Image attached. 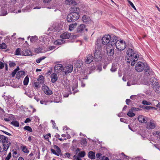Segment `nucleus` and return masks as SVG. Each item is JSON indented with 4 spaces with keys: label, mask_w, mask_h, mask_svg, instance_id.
I'll return each mask as SVG.
<instances>
[{
    "label": "nucleus",
    "mask_w": 160,
    "mask_h": 160,
    "mask_svg": "<svg viewBox=\"0 0 160 160\" xmlns=\"http://www.w3.org/2000/svg\"><path fill=\"white\" fill-rule=\"evenodd\" d=\"M79 8L75 6L71 8V23L74 22L79 19Z\"/></svg>",
    "instance_id": "nucleus-1"
},
{
    "label": "nucleus",
    "mask_w": 160,
    "mask_h": 160,
    "mask_svg": "<svg viewBox=\"0 0 160 160\" xmlns=\"http://www.w3.org/2000/svg\"><path fill=\"white\" fill-rule=\"evenodd\" d=\"M66 69L65 68H63L62 65L60 64H58L56 65L54 68V71L55 72L57 73H59L61 72L62 71V72H64L65 74H66L67 73H70V67L68 66Z\"/></svg>",
    "instance_id": "nucleus-2"
},
{
    "label": "nucleus",
    "mask_w": 160,
    "mask_h": 160,
    "mask_svg": "<svg viewBox=\"0 0 160 160\" xmlns=\"http://www.w3.org/2000/svg\"><path fill=\"white\" fill-rule=\"evenodd\" d=\"M138 55L137 54H133V55L132 56L130 55V57L126 56V58L127 59V62L128 63H131V65L132 66H134L135 63L136 62L138 59Z\"/></svg>",
    "instance_id": "nucleus-3"
},
{
    "label": "nucleus",
    "mask_w": 160,
    "mask_h": 160,
    "mask_svg": "<svg viewBox=\"0 0 160 160\" xmlns=\"http://www.w3.org/2000/svg\"><path fill=\"white\" fill-rule=\"evenodd\" d=\"M144 78H146V77L150 78L154 75V72L149 67L148 65H146L144 69Z\"/></svg>",
    "instance_id": "nucleus-4"
},
{
    "label": "nucleus",
    "mask_w": 160,
    "mask_h": 160,
    "mask_svg": "<svg viewBox=\"0 0 160 160\" xmlns=\"http://www.w3.org/2000/svg\"><path fill=\"white\" fill-rule=\"evenodd\" d=\"M117 49L119 51L124 50L126 47V44L125 42L122 40H120L117 42V43L115 45Z\"/></svg>",
    "instance_id": "nucleus-5"
},
{
    "label": "nucleus",
    "mask_w": 160,
    "mask_h": 160,
    "mask_svg": "<svg viewBox=\"0 0 160 160\" xmlns=\"http://www.w3.org/2000/svg\"><path fill=\"white\" fill-rule=\"evenodd\" d=\"M94 60L97 62L100 61L102 58V55L100 50L96 49L94 53V57L93 58Z\"/></svg>",
    "instance_id": "nucleus-6"
},
{
    "label": "nucleus",
    "mask_w": 160,
    "mask_h": 160,
    "mask_svg": "<svg viewBox=\"0 0 160 160\" xmlns=\"http://www.w3.org/2000/svg\"><path fill=\"white\" fill-rule=\"evenodd\" d=\"M146 65H148L147 64L145 65L142 62H139L136 65L135 69L138 72H140L144 70V68H145V67Z\"/></svg>",
    "instance_id": "nucleus-7"
},
{
    "label": "nucleus",
    "mask_w": 160,
    "mask_h": 160,
    "mask_svg": "<svg viewBox=\"0 0 160 160\" xmlns=\"http://www.w3.org/2000/svg\"><path fill=\"white\" fill-rule=\"evenodd\" d=\"M110 36L109 35H105L102 38V44L104 45L108 44V47H109V44L110 42Z\"/></svg>",
    "instance_id": "nucleus-8"
},
{
    "label": "nucleus",
    "mask_w": 160,
    "mask_h": 160,
    "mask_svg": "<svg viewBox=\"0 0 160 160\" xmlns=\"http://www.w3.org/2000/svg\"><path fill=\"white\" fill-rule=\"evenodd\" d=\"M53 147L55 149L57 152L60 154L61 155H62V154H60V153L61 152V150L60 148L56 145H59L60 144V143H57V142H58V141L57 139H56L55 140V138H54L53 139Z\"/></svg>",
    "instance_id": "nucleus-9"
},
{
    "label": "nucleus",
    "mask_w": 160,
    "mask_h": 160,
    "mask_svg": "<svg viewBox=\"0 0 160 160\" xmlns=\"http://www.w3.org/2000/svg\"><path fill=\"white\" fill-rule=\"evenodd\" d=\"M72 83L73 85L72 86V93L74 95L76 93L78 92V90L77 89L78 87L77 80L76 79H74L72 81Z\"/></svg>",
    "instance_id": "nucleus-10"
},
{
    "label": "nucleus",
    "mask_w": 160,
    "mask_h": 160,
    "mask_svg": "<svg viewBox=\"0 0 160 160\" xmlns=\"http://www.w3.org/2000/svg\"><path fill=\"white\" fill-rule=\"evenodd\" d=\"M42 89L45 94L48 95H51L52 94V91L49 88V87L43 84L42 86Z\"/></svg>",
    "instance_id": "nucleus-11"
},
{
    "label": "nucleus",
    "mask_w": 160,
    "mask_h": 160,
    "mask_svg": "<svg viewBox=\"0 0 160 160\" xmlns=\"http://www.w3.org/2000/svg\"><path fill=\"white\" fill-rule=\"evenodd\" d=\"M113 46L109 45V47L107 48V54L109 56H112L114 53Z\"/></svg>",
    "instance_id": "nucleus-12"
},
{
    "label": "nucleus",
    "mask_w": 160,
    "mask_h": 160,
    "mask_svg": "<svg viewBox=\"0 0 160 160\" xmlns=\"http://www.w3.org/2000/svg\"><path fill=\"white\" fill-rule=\"evenodd\" d=\"M117 39L118 38L116 36H113L112 37H110V42L109 45L111 46H115L117 43V42L120 41L117 40Z\"/></svg>",
    "instance_id": "nucleus-13"
},
{
    "label": "nucleus",
    "mask_w": 160,
    "mask_h": 160,
    "mask_svg": "<svg viewBox=\"0 0 160 160\" xmlns=\"http://www.w3.org/2000/svg\"><path fill=\"white\" fill-rule=\"evenodd\" d=\"M154 75L151 77H150L149 79L150 84L153 86L155 84L158 83V80L154 77Z\"/></svg>",
    "instance_id": "nucleus-14"
},
{
    "label": "nucleus",
    "mask_w": 160,
    "mask_h": 160,
    "mask_svg": "<svg viewBox=\"0 0 160 160\" xmlns=\"http://www.w3.org/2000/svg\"><path fill=\"white\" fill-rule=\"evenodd\" d=\"M87 31L86 26L83 24H81L77 28V31L78 32H82L85 31L87 32Z\"/></svg>",
    "instance_id": "nucleus-15"
},
{
    "label": "nucleus",
    "mask_w": 160,
    "mask_h": 160,
    "mask_svg": "<svg viewBox=\"0 0 160 160\" xmlns=\"http://www.w3.org/2000/svg\"><path fill=\"white\" fill-rule=\"evenodd\" d=\"M82 21L85 23L89 24L91 22L90 17L86 15H84L82 17Z\"/></svg>",
    "instance_id": "nucleus-16"
},
{
    "label": "nucleus",
    "mask_w": 160,
    "mask_h": 160,
    "mask_svg": "<svg viewBox=\"0 0 160 160\" xmlns=\"http://www.w3.org/2000/svg\"><path fill=\"white\" fill-rule=\"evenodd\" d=\"M67 89H66L65 91L62 93V95L64 97H68L70 94V87L69 85L67 86L66 85Z\"/></svg>",
    "instance_id": "nucleus-17"
},
{
    "label": "nucleus",
    "mask_w": 160,
    "mask_h": 160,
    "mask_svg": "<svg viewBox=\"0 0 160 160\" xmlns=\"http://www.w3.org/2000/svg\"><path fill=\"white\" fill-rule=\"evenodd\" d=\"M153 120H151L150 122H148L147 124V128L148 129H152L156 127L155 124L153 122Z\"/></svg>",
    "instance_id": "nucleus-18"
},
{
    "label": "nucleus",
    "mask_w": 160,
    "mask_h": 160,
    "mask_svg": "<svg viewBox=\"0 0 160 160\" xmlns=\"http://www.w3.org/2000/svg\"><path fill=\"white\" fill-rule=\"evenodd\" d=\"M94 59L93 57L92 54H88L85 59V62L87 64H89L92 62Z\"/></svg>",
    "instance_id": "nucleus-19"
},
{
    "label": "nucleus",
    "mask_w": 160,
    "mask_h": 160,
    "mask_svg": "<svg viewBox=\"0 0 160 160\" xmlns=\"http://www.w3.org/2000/svg\"><path fill=\"white\" fill-rule=\"evenodd\" d=\"M147 118L143 115H139L138 118L139 121L141 123H146L147 121Z\"/></svg>",
    "instance_id": "nucleus-20"
},
{
    "label": "nucleus",
    "mask_w": 160,
    "mask_h": 160,
    "mask_svg": "<svg viewBox=\"0 0 160 160\" xmlns=\"http://www.w3.org/2000/svg\"><path fill=\"white\" fill-rule=\"evenodd\" d=\"M0 142H2L3 145L5 144L6 143H8V138L7 137L4 136L3 135H0Z\"/></svg>",
    "instance_id": "nucleus-21"
},
{
    "label": "nucleus",
    "mask_w": 160,
    "mask_h": 160,
    "mask_svg": "<svg viewBox=\"0 0 160 160\" xmlns=\"http://www.w3.org/2000/svg\"><path fill=\"white\" fill-rule=\"evenodd\" d=\"M21 52L22 55L23 56L32 55V52L31 51L28 49L23 50Z\"/></svg>",
    "instance_id": "nucleus-22"
},
{
    "label": "nucleus",
    "mask_w": 160,
    "mask_h": 160,
    "mask_svg": "<svg viewBox=\"0 0 160 160\" xmlns=\"http://www.w3.org/2000/svg\"><path fill=\"white\" fill-rule=\"evenodd\" d=\"M25 74V71L23 70H21L18 72L16 74V78L18 80L22 77V76Z\"/></svg>",
    "instance_id": "nucleus-23"
},
{
    "label": "nucleus",
    "mask_w": 160,
    "mask_h": 160,
    "mask_svg": "<svg viewBox=\"0 0 160 160\" xmlns=\"http://www.w3.org/2000/svg\"><path fill=\"white\" fill-rule=\"evenodd\" d=\"M73 64H74V66L77 68H80L82 65L81 61L78 60L73 61Z\"/></svg>",
    "instance_id": "nucleus-24"
},
{
    "label": "nucleus",
    "mask_w": 160,
    "mask_h": 160,
    "mask_svg": "<svg viewBox=\"0 0 160 160\" xmlns=\"http://www.w3.org/2000/svg\"><path fill=\"white\" fill-rule=\"evenodd\" d=\"M51 82L52 83H54L58 79V76L56 73H53L51 76Z\"/></svg>",
    "instance_id": "nucleus-25"
},
{
    "label": "nucleus",
    "mask_w": 160,
    "mask_h": 160,
    "mask_svg": "<svg viewBox=\"0 0 160 160\" xmlns=\"http://www.w3.org/2000/svg\"><path fill=\"white\" fill-rule=\"evenodd\" d=\"M70 36L69 33L68 32H65L60 36V37L63 39H68L70 37Z\"/></svg>",
    "instance_id": "nucleus-26"
},
{
    "label": "nucleus",
    "mask_w": 160,
    "mask_h": 160,
    "mask_svg": "<svg viewBox=\"0 0 160 160\" xmlns=\"http://www.w3.org/2000/svg\"><path fill=\"white\" fill-rule=\"evenodd\" d=\"M149 79V78L146 77V78L144 79V76L143 77V79L142 80L141 82L142 84L144 85H150Z\"/></svg>",
    "instance_id": "nucleus-27"
},
{
    "label": "nucleus",
    "mask_w": 160,
    "mask_h": 160,
    "mask_svg": "<svg viewBox=\"0 0 160 160\" xmlns=\"http://www.w3.org/2000/svg\"><path fill=\"white\" fill-rule=\"evenodd\" d=\"M37 80L38 81L39 83L42 85L44 83V82L43 76L42 75H40L39 76Z\"/></svg>",
    "instance_id": "nucleus-28"
},
{
    "label": "nucleus",
    "mask_w": 160,
    "mask_h": 160,
    "mask_svg": "<svg viewBox=\"0 0 160 160\" xmlns=\"http://www.w3.org/2000/svg\"><path fill=\"white\" fill-rule=\"evenodd\" d=\"M153 88L156 92L158 93H160V86L158 83L154 85L153 86Z\"/></svg>",
    "instance_id": "nucleus-29"
},
{
    "label": "nucleus",
    "mask_w": 160,
    "mask_h": 160,
    "mask_svg": "<svg viewBox=\"0 0 160 160\" xmlns=\"http://www.w3.org/2000/svg\"><path fill=\"white\" fill-rule=\"evenodd\" d=\"M88 158L92 159H94L95 158V153L92 151L89 152L88 153Z\"/></svg>",
    "instance_id": "nucleus-30"
},
{
    "label": "nucleus",
    "mask_w": 160,
    "mask_h": 160,
    "mask_svg": "<svg viewBox=\"0 0 160 160\" xmlns=\"http://www.w3.org/2000/svg\"><path fill=\"white\" fill-rule=\"evenodd\" d=\"M127 56H126L130 57V55L131 54L132 56L133 55V54H137L135 52H134L133 50L132 49L129 48L127 52Z\"/></svg>",
    "instance_id": "nucleus-31"
},
{
    "label": "nucleus",
    "mask_w": 160,
    "mask_h": 160,
    "mask_svg": "<svg viewBox=\"0 0 160 160\" xmlns=\"http://www.w3.org/2000/svg\"><path fill=\"white\" fill-rule=\"evenodd\" d=\"M77 148V146L75 145V146H72V150L73 151H74V153L75 154L77 155L80 152V149L79 148H77L76 149V148Z\"/></svg>",
    "instance_id": "nucleus-32"
},
{
    "label": "nucleus",
    "mask_w": 160,
    "mask_h": 160,
    "mask_svg": "<svg viewBox=\"0 0 160 160\" xmlns=\"http://www.w3.org/2000/svg\"><path fill=\"white\" fill-rule=\"evenodd\" d=\"M63 40L61 39L56 40L54 42V44L56 45H59L63 43Z\"/></svg>",
    "instance_id": "nucleus-33"
},
{
    "label": "nucleus",
    "mask_w": 160,
    "mask_h": 160,
    "mask_svg": "<svg viewBox=\"0 0 160 160\" xmlns=\"http://www.w3.org/2000/svg\"><path fill=\"white\" fill-rule=\"evenodd\" d=\"M21 148L23 152L26 153H28L29 152V151L28 150L26 146H22L21 147Z\"/></svg>",
    "instance_id": "nucleus-34"
},
{
    "label": "nucleus",
    "mask_w": 160,
    "mask_h": 160,
    "mask_svg": "<svg viewBox=\"0 0 160 160\" xmlns=\"http://www.w3.org/2000/svg\"><path fill=\"white\" fill-rule=\"evenodd\" d=\"M10 124L16 127H18L19 126V124L17 121H12Z\"/></svg>",
    "instance_id": "nucleus-35"
},
{
    "label": "nucleus",
    "mask_w": 160,
    "mask_h": 160,
    "mask_svg": "<svg viewBox=\"0 0 160 160\" xmlns=\"http://www.w3.org/2000/svg\"><path fill=\"white\" fill-rule=\"evenodd\" d=\"M29 81V78L28 77V75H27L24 79L23 82V84L24 85H27L28 84Z\"/></svg>",
    "instance_id": "nucleus-36"
},
{
    "label": "nucleus",
    "mask_w": 160,
    "mask_h": 160,
    "mask_svg": "<svg viewBox=\"0 0 160 160\" xmlns=\"http://www.w3.org/2000/svg\"><path fill=\"white\" fill-rule=\"evenodd\" d=\"M8 14V12L6 9H2L1 10V14L0 16H5Z\"/></svg>",
    "instance_id": "nucleus-37"
},
{
    "label": "nucleus",
    "mask_w": 160,
    "mask_h": 160,
    "mask_svg": "<svg viewBox=\"0 0 160 160\" xmlns=\"http://www.w3.org/2000/svg\"><path fill=\"white\" fill-rule=\"evenodd\" d=\"M23 129L27 131L30 132H32V128L28 126H26L24 127L23 128Z\"/></svg>",
    "instance_id": "nucleus-38"
},
{
    "label": "nucleus",
    "mask_w": 160,
    "mask_h": 160,
    "mask_svg": "<svg viewBox=\"0 0 160 160\" xmlns=\"http://www.w3.org/2000/svg\"><path fill=\"white\" fill-rule=\"evenodd\" d=\"M38 39V37L37 36H34L31 37L30 41L31 42H33L36 41Z\"/></svg>",
    "instance_id": "nucleus-39"
},
{
    "label": "nucleus",
    "mask_w": 160,
    "mask_h": 160,
    "mask_svg": "<svg viewBox=\"0 0 160 160\" xmlns=\"http://www.w3.org/2000/svg\"><path fill=\"white\" fill-rule=\"evenodd\" d=\"M143 108V109H147V110H153V109H156V108L153 107L151 106H142Z\"/></svg>",
    "instance_id": "nucleus-40"
},
{
    "label": "nucleus",
    "mask_w": 160,
    "mask_h": 160,
    "mask_svg": "<svg viewBox=\"0 0 160 160\" xmlns=\"http://www.w3.org/2000/svg\"><path fill=\"white\" fill-rule=\"evenodd\" d=\"M132 110L130 109L127 113V115L129 117H132L135 116V114L133 113Z\"/></svg>",
    "instance_id": "nucleus-41"
},
{
    "label": "nucleus",
    "mask_w": 160,
    "mask_h": 160,
    "mask_svg": "<svg viewBox=\"0 0 160 160\" xmlns=\"http://www.w3.org/2000/svg\"><path fill=\"white\" fill-rule=\"evenodd\" d=\"M42 48H40V47H39L38 48H34L35 52L37 53H42Z\"/></svg>",
    "instance_id": "nucleus-42"
},
{
    "label": "nucleus",
    "mask_w": 160,
    "mask_h": 160,
    "mask_svg": "<svg viewBox=\"0 0 160 160\" xmlns=\"http://www.w3.org/2000/svg\"><path fill=\"white\" fill-rule=\"evenodd\" d=\"M77 26V23L76 22L73 23H71V31L73 30L74 28H76Z\"/></svg>",
    "instance_id": "nucleus-43"
},
{
    "label": "nucleus",
    "mask_w": 160,
    "mask_h": 160,
    "mask_svg": "<svg viewBox=\"0 0 160 160\" xmlns=\"http://www.w3.org/2000/svg\"><path fill=\"white\" fill-rule=\"evenodd\" d=\"M86 154L85 152L84 151H82L81 152H80L78 154V156L80 158H83L84 157Z\"/></svg>",
    "instance_id": "nucleus-44"
},
{
    "label": "nucleus",
    "mask_w": 160,
    "mask_h": 160,
    "mask_svg": "<svg viewBox=\"0 0 160 160\" xmlns=\"http://www.w3.org/2000/svg\"><path fill=\"white\" fill-rule=\"evenodd\" d=\"M153 134L154 136H156L157 138L160 140V132L157 131L153 132Z\"/></svg>",
    "instance_id": "nucleus-45"
},
{
    "label": "nucleus",
    "mask_w": 160,
    "mask_h": 160,
    "mask_svg": "<svg viewBox=\"0 0 160 160\" xmlns=\"http://www.w3.org/2000/svg\"><path fill=\"white\" fill-rule=\"evenodd\" d=\"M14 54L18 56L21 55V49L19 48H17L15 51Z\"/></svg>",
    "instance_id": "nucleus-46"
},
{
    "label": "nucleus",
    "mask_w": 160,
    "mask_h": 160,
    "mask_svg": "<svg viewBox=\"0 0 160 160\" xmlns=\"http://www.w3.org/2000/svg\"><path fill=\"white\" fill-rule=\"evenodd\" d=\"M7 48V46L6 44L2 42L0 44V49H5Z\"/></svg>",
    "instance_id": "nucleus-47"
},
{
    "label": "nucleus",
    "mask_w": 160,
    "mask_h": 160,
    "mask_svg": "<svg viewBox=\"0 0 160 160\" xmlns=\"http://www.w3.org/2000/svg\"><path fill=\"white\" fill-rule=\"evenodd\" d=\"M61 100V99L59 97H56L54 98L53 102H54L58 103Z\"/></svg>",
    "instance_id": "nucleus-48"
},
{
    "label": "nucleus",
    "mask_w": 160,
    "mask_h": 160,
    "mask_svg": "<svg viewBox=\"0 0 160 160\" xmlns=\"http://www.w3.org/2000/svg\"><path fill=\"white\" fill-rule=\"evenodd\" d=\"M46 58V57L45 56H42V57H41L38 58V59H37L36 60V62L37 63H39L41 62V61L42 60L44 59L45 58Z\"/></svg>",
    "instance_id": "nucleus-49"
},
{
    "label": "nucleus",
    "mask_w": 160,
    "mask_h": 160,
    "mask_svg": "<svg viewBox=\"0 0 160 160\" xmlns=\"http://www.w3.org/2000/svg\"><path fill=\"white\" fill-rule=\"evenodd\" d=\"M102 154L100 153H98L96 154V157L97 158V159L98 160H100L101 159V158L102 157L101 156Z\"/></svg>",
    "instance_id": "nucleus-50"
},
{
    "label": "nucleus",
    "mask_w": 160,
    "mask_h": 160,
    "mask_svg": "<svg viewBox=\"0 0 160 160\" xmlns=\"http://www.w3.org/2000/svg\"><path fill=\"white\" fill-rule=\"evenodd\" d=\"M80 143L82 145H86L87 143L86 139H82L81 140Z\"/></svg>",
    "instance_id": "nucleus-51"
},
{
    "label": "nucleus",
    "mask_w": 160,
    "mask_h": 160,
    "mask_svg": "<svg viewBox=\"0 0 160 160\" xmlns=\"http://www.w3.org/2000/svg\"><path fill=\"white\" fill-rule=\"evenodd\" d=\"M53 98L54 97L52 95L50 96L48 98V100H47V101L48 102H53Z\"/></svg>",
    "instance_id": "nucleus-52"
},
{
    "label": "nucleus",
    "mask_w": 160,
    "mask_h": 160,
    "mask_svg": "<svg viewBox=\"0 0 160 160\" xmlns=\"http://www.w3.org/2000/svg\"><path fill=\"white\" fill-rule=\"evenodd\" d=\"M100 40H98L97 41V44L96 46V48L97 49H100L101 48V44H99V42H100Z\"/></svg>",
    "instance_id": "nucleus-53"
},
{
    "label": "nucleus",
    "mask_w": 160,
    "mask_h": 160,
    "mask_svg": "<svg viewBox=\"0 0 160 160\" xmlns=\"http://www.w3.org/2000/svg\"><path fill=\"white\" fill-rule=\"evenodd\" d=\"M50 151L53 154L58 156H59V154L57 152H56V151L53 149L51 148Z\"/></svg>",
    "instance_id": "nucleus-54"
},
{
    "label": "nucleus",
    "mask_w": 160,
    "mask_h": 160,
    "mask_svg": "<svg viewBox=\"0 0 160 160\" xmlns=\"http://www.w3.org/2000/svg\"><path fill=\"white\" fill-rule=\"evenodd\" d=\"M3 146L4 147L3 150L6 151H7L8 149L10 146L9 145H6V144H3Z\"/></svg>",
    "instance_id": "nucleus-55"
},
{
    "label": "nucleus",
    "mask_w": 160,
    "mask_h": 160,
    "mask_svg": "<svg viewBox=\"0 0 160 160\" xmlns=\"http://www.w3.org/2000/svg\"><path fill=\"white\" fill-rule=\"evenodd\" d=\"M130 109L132 110V112L136 111H140L141 110V109H140V108H135V107L131 108Z\"/></svg>",
    "instance_id": "nucleus-56"
},
{
    "label": "nucleus",
    "mask_w": 160,
    "mask_h": 160,
    "mask_svg": "<svg viewBox=\"0 0 160 160\" xmlns=\"http://www.w3.org/2000/svg\"><path fill=\"white\" fill-rule=\"evenodd\" d=\"M12 156L11 152H9L7 157L5 158V160H9Z\"/></svg>",
    "instance_id": "nucleus-57"
},
{
    "label": "nucleus",
    "mask_w": 160,
    "mask_h": 160,
    "mask_svg": "<svg viewBox=\"0 0 160 160\" xmlns=\"http://www.w3.org/2000/svg\"><path fill=\"white\" fill-rule=\"evenodd\" d=\"M142 103L143 105H150L151 104V103L150 102H147L145 100H143L142 101Z\"/></svg>",
    "instance_id": "nucleus-58"
},
{
    "label": "nucleus",
    "mask_w": 160,
    "mask_h": 160,
    "mask_svg": "<svg viewBox=\"0 0 160 160\" xmlns=\"http://www.w3.org/2000/svg\"><path fill=\"white\" fill-rule=\"evenodd\" d=\"M77 2L75 0H71V4L73 5H77Z\"/></svg>",
    "instance_id": "nucleus-59"
},
{
    "label": "nucleus",
    "mask_w": 160,
    "mask_h": 160,
    "mask_svg": "<svg viewBox=\"0 0 160 160\" xmlns=\"http://www.w3.org/2000/svg\"><path fill=\"white\" fill-rule=\"evenodd\" d=\"M43 138L46 141H47L49 142H50L49 141V137L47 135H43Z\"/></svg>",
    "instance_id": "nucleus-60"
},
{
    "label": "nucleus",
    "mask_w": 160,
    "mask_h": 160,
    "mask_svg": "<svg viewBox=\"0 0 160 160\" xmlns=\"http://www.w3.org/2000/svg\"><path fill=\"white\" fill-rule=\"evenodd\" d=\"M9 65L10 68L14 67L16 65V64L14 62H10Z\"/></svg>",
    "instance_id": "nucleus-61"
},
{
    "label": "nucleus",
    "mask_w": 160,
    "mask_h": 160,
    "mask_svg": "<svg viewBox=\"0 0 160 160\" xmlns=\"http://www.w3.org/2000/svg\"><path fill=\"white\" fill-rule=\"evenodd\" d=\"M52 70V67L51 68H50V69L46 73V74L48 76H49L51 73V72Z\"/></svg>",
    "instance_id": "nucleus-62"
},
{
    "label": "nucleus",
    "mask_w": 160,
    "mask_h": 160,
    "mask_svg": "<svg viewBox=\"0 0 160 160\" xmlns=\"http://www.w3.org/2000/svg\"><path fill=\"white\" fill-rule=\"evenodd\" d=\"M73 158L75 160H81V159L78 156V155H74L73 156Z\"/></svg>",
    "instance_id": "nucleus-63"
},
{
    "label": "nucleus",
    "mask_w": 160,
    "mask_h": 160,
    "mask_svg": "<svg viewBox=\"0 0 160 160\" xmlns=\"http://www.w3.org/2000/svg\"><path fill=\"white\" fill-rule=\"evenodd\" d=\"M4 67V63L0 61V69H2Z\"/></svg>",
    "instance_id": "nucleus-64"
}]
</instances>
